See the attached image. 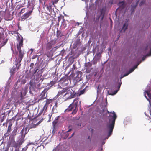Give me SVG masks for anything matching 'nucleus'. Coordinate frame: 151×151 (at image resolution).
Returning a JSON list of instances; mask_svg holds the SVG:
<instances>
[{
	"label": "nucleus",
	"mask_w": 151,
	"mask_h": 151,
	"mask_svg": "<svg viewBox=\"0 0 151 151\" xmlns=\"http://www.w3.org/2000/svg\"><path fill=\"white\" fill-rule=\"evenodd\" d=\"M21 134V135L20 136L19 138L18 141L22 144L25 141L24 138L25 136L23 134Z\"/></svg>",
	"instance_id": "obj_16"
},
{
	"label": "nucleus",
	"mask_w": 151,
	"mask_h": 151,
	"mask_svg": "<svg viewBox=\"0 0 151 151\" xmlns=\"http://www.w3.org/2000/svg\"><path fill=\"white\" fill-rule=\"evenodd\" d=\"M57 104H58L56 102V103H55V105L54 106H56L57 107Z\"/></svg>",
	"instance_id": "obj_50"
},
{
	"label": "nucleus",
	"mask_w": 151,
	"mask_h": 151,
	"mask_svg": "<svg viewBox=\"0 0 151 151\" xmlns=\"http://www.w3.org/2000/svg\"><path fill=\"white\" fill-rule=\"evenodd\" d=\"M81 125V123H77L75 125V127L76 129H78L79 128V127H80Z\"/></svg>",
	"instance_id": "obj_27"
},
{
	"label": "nucleus",
	"mask_w": 151,
	"mask_h": 151,
	"mask_svg": "<svg viewBox=\"0 0 151 151\" xmlns=\"http://www.w3.org/2000/svg\"><path fill=\"white\" fill-rule=\"evenodd\" d=\"M1 18H0V22H1Z\"/></svg>",
	"instance_id": "obj_60"
},
{
	"label": "nucleus",
	"mask_w": 151,
	"mask_h": 151,
	"mask_svg": "<svg viewBox=\"0 0 151 151\" xmlns=\"http://www.w3.org/2000/svg\"><path fill=\"white\" fill-rule=\"evenodd\" d=\"M128 75V74L127 73L124 74L123 75H121L120 77V79H122V78H123L124 77H125L126 76H127Z\"/></svg>",
	"instance_id": "obj_32"
},
{
	"label": "nucleus",
	"mask_w": 151,
	"mask_h": 151,
	"mask_svg": "<svg viewBox=\"0 0 151 151\" xmlns=\"http://www.w3.org/2000/svg\"><path fill=\"white\" fill-rule=\"evenodd\" d=\"M75 41L72 42V43H73V45L72 46L73 48L74 49H75L77 47L78 45L80 43V40L78 39V37H76V39H75Z\"/></svg>",
	"instance_id": "obj_11"
},
{
	"label": "nucleus",
	"mask_w": 151,
	"mask_h": 151,
	"mask_svg": "<svg viewBox=\"0 0 151 151\" xmlns=\"http://www.w3.org/2000/svg\"><path fill=\"white\" fill-rule=\"evenodd\" d=\"M4 121V119H2L1 121V122H2Z\"/></svg>",
	"instance_id": "obj_54"
},
{
	"label": "nucleus",
	"mask_w": 151,
	"mask_h": 151,
	"mask_svg": "<svg viewBox=\"0 0 151 151\" xmlns=\"http://www.w3.org/2000/svg\"><path fill=\"white\" fill-rule=\"evenodd\" d=\"M5 124H5V123H4L3 124V126H5Z\"/></svg>",
	"instance_id": "obj_53"
},
{
	"label": "nucleus",
	"mask_w": 151,
	"mask_h": 151,
	"mask_svg": "<svg viewBox=\"0 0 151 151\" xmlns=\"http://www.w3.org/2000/svg\"><path fill=\"white\" fill-rule=\"evenodd\" d=\"M29 129H28L27 127L23 128L20 132V134H23L25 136V135L27 134L28 132Z\"/></svg>",
	"instance_id": "obj_17"
},
{
	"label": "nucleus",
	"mask_w": 151,
	"mask_h": 151,
	"mask_svg": "<svg viewBox=\"0 0 151 151\" xmlns=\"http://www.w3.org/2000/svg\"><path fill=\"white\" fill-rule=\"evenodd\" d=\"M2 40L0 38V45H1V42H2Z\"/></svg>",
	"instance_id": "obj_51"
},
{
	"label": "nucleus",
	"mask_w": 151,
	"mask_h": 151,
	"mask_svg": "<svg viewBox=\"0 0 151 151\" xmlns=\"http://www.w3.org/2000/svg\"><path fill=\"white\" fill-rule=\"evenodd\" d=\"M21 145L22 144L18 141H17V142L14 141L12 145V147L16 148L15 151H19V149ZM27 149V148H23L22 149V151H26Z\"/></svg>",
	"instance_id": "obj_8"
},
{
	"label": "nucleus",
	"mask_w": 151,
	"mask_h": 151,
	"mask_svg": "<svg viewBox=\"0 0 151 151\" xmlns=\"http://www.w3.org/2000/svg\"><path fill=\"white\" fill-rule=\"evenodd\" d=\"M121 84V83H118V85L117 86V90H116L115 91H114L113 92H111L110 93V92L109 91H108L109 93V95H114L115 94H116L117 92H118V91L119 90L120 88V86Z\"/></svg>",
	"instance_id": "obj_12"
},
{
	"label": "nucleus",
	"mask_w": 151,
	"mask_h": 151,
	"mask_svg": "<svg viewBox=\"0 0 151 151\" xmlns=\"http://www.w3.org/2000/svg\"><path fill=\"white\" fill-rule=\"evenodd\" d=\"M92 64L91 63H88V64L87 65L86 63V66H88L89 67H91L92 65Z\"/></svg>",
	"instance_id": "obj_34"
},
{
	"label": "nucleus",
	"mask_w": 151,
	"mask_h": 151,
	"mask_svg": "<svg viewBox=\"0 0 151 151\" xmlns=\"http://www.w3.org/2000/svg\"><path fill=\"white\" fill-rule=\"evenodd\" d=\"M82 30L81 29H80L79 32V34H81L82 33Z\"/></svg>",
	"instance_id": "obj_45"
},
{
	"label": "nucleus",
	"mask_w": 151,
	"mask_h": 151,
	"mask_svg": "<svg viewBox=\"0 0 151 151\" xmlns=\"http://www.w3.org/2000/svg\"><path fill=\"white\" fill-rule=\"evenodd\" d=\"M65 50H62V51H61V53L63 54V53H64V52H65Z\"/></svg>",
	"instance_id": "obj_46"
},
{
	"label": "nucleus",
	"mask_w": 151,
	"mask_h": 151,
	"mask_svg": "<svg viewBox=\"0 0 151 151\" xmlns=\"http://www.w3.org/2000/svg\"><path fill=\"white\" fill-rule=\"evenodd\" d=\"M5 151H8V149H6V150Z\"/></svg>",
	"instance_id": "obj_57"
},
{
	"label": "nucleus",
	"mask_w": 151,
	"mask_h": 151,
	"mask_svg": "<svg viewBox=\"0 0 151 151\" xmlns=\"http://www.w3.org/2000/svg\"><path fill=\"white\" fill-rule=\"evenodd\" d=\"M47 107V105L46 104L43 107V109H46Z\"/></svg>",
	"instance_id": "obj_43"
},
{
	"label": "nucleus",
	"mask_w": 151,
	"mask_h": 151,
	"mask_svg": "<svg viewBox=\"0 0 151 151\" xmlns=\"http://www.w3.org/2000/svg\"><path fill=\"white\" fill-rule=\"evenodd\" d=\"M9 87V84H7L6 86L5 87V90H6L7 89H8V87Z\"/></svg>",
	"instance_id": "obj_39"
},
{
	"label": "nucleus",
	"mask_w": 151,
	"mask_h": 151,
	"mask_svg": "<svg viewBox=\"0 0 151 151\" xmlns=\"http://www.w3.org/2000/svg\"><path fill=\"white\" fill-rule=\"evenodd\" d=\"M55 83H56V82H55V81H51L50 83V84L51 85L50 86V87H51L52 86H53L54 85V84Z\"/></svg>",
	"instance_id": "obj_31"
},
{
	"label": "nucleus",
	"mask_w": 151,
	"mask_h": 151,
	"mask_svg": "<svg viewBox=\"0 0 151 151\" xmlns=\"http://www.w3.org/2000/svg\"><path fill=\"white\" fill-rule=\"evenodd\" d=\"M110 113L113 114V115L112 116L113 119L111 122V123L110 124H109L107 126V128L109 130V134H108V137L110 136L112 132L114 126L115 120L117 118V116L114 111H113V112L112 113L110 112Z\"/></svg>",
	"instance_id": "obj_4"
},
{
	"label": "nucleus",
	"mask_w": 151,
	"mask_h": 151,
	"mask_svg": "<svg viewBox=\"0 0 151 151\" xmlns=\"http://www.w3.org/2000/svg\"><path fill=\"white\" fill-rule=\"evenodd\" d=\"M54 42L53 41H51L47 43L46 45V48L48 50H52L53 49H56L57 47H54Z\"/></svg>",
	"instance_id": "obj_9"
},
{
	"label": "nucleus",
	"mask_w": 151,
	"mask_h": 151,
	"mask_svg": "<svg viewBox=\"0 0 151 151\" xmlns=\"http://www.w3.org/2000/svg\"><path fill=\"white\" fill-rule=\"evenodd\" d=\"M118 5L120 8L122 9H123L125 6L124 1H122L120 2L118 4Z\"/></svg>",
	"instance_id": "obj_19"
},
{
	"label": "nucleus",
	"mask_w": 151,
	"mask_h": 151,
	"mask_svg": "<svg viewBox=\"0 0 151 151\" xmlns=\"http://www.w3.org/2000/svg\"><path fill=\"white\" fill-rule=\"evenodd\" d=\"M82 37H83L84 36V34L83 33H82Z\"/></svg>",
	"instance_id": "obj_52"
},
{
	"label": "nucleus",
	"mask_w": 151,
	"mask_h": 151,
	"mask_svg": "<svg viewBox=\"0 0 151 151\" xmlns=\"http://www.w3.org/2000/svg\"><path fill=\"white\" fill-rule=\"evenodd\" d=\"M22 10H21V12H22Z\"/></svg>",
	"instance_id": "obj_63"
},
{
	"label": "nucleus",
	"mask_w": 151,
	"mask_h": 151,
	"mask_svg": "<svg viewBox=\"0 0 151 151\" xmlns=\"http://www.w3.org/2000/svg\"><path fill=\"white\" fill-rule=\"evenodd\" d=\"M32 144V143H29L27 145V146L25 148H27L28 147H27V146H29V145H31Z\"/></svg>",
	"instance_id": "obj_44"
},
{
	"label": "nucleus",
	"mask_w": 151,
	"mask_h": 151,
	"mask_svg": "<svg viewBox=\"0 0 151 151\" xmlns=\"http://www.w3.org/2000/svg\"><path fill=\"white\" fill-rule=\"evenodd\" d=\"M97 63V62L96 61H93V62L92 63H91L93 64V65H95Z\"/></svg>",
	"instance_id": "obj_41"
},
{
	"label": "nucleus",
	"mask_w": 151,
	"mask_h": 151,
	"mask_svg": "<svg viewBox=\"0 0 151 151\" xmlns=\"http://www.w3.org/2000/svg\"><path fill=\"white\" fill-rule=\"evenodd\" d=\"M136 6H135L134 7V8H135L136 7Z\"/></svg>",
	"instance_id": "obj_59"
},
{
	"label": "nucleus",
	"mask_w": 151,
	"mask_h": 151,
	"mask_svg": "<svg viewBox=\"0 0 151 151\" xmlns=\"http://www.w3.org/2000/svg\"><path fill=\"white\" fill-rule=\"evenodd\" d=\"M29 84L30 86L29 88V92L32 96L33 94V91H34L35 88L38 89L40 87V84L39 83H35L34 81L30 80Z\"/></svg>",
	"instance_id": "obj_5"
},
{
	"label": "nucleus",
	"mask_w": 151,
	"mask_h": 151,
	"mask_svg": "<svg viewBox=\"0 0 151 151\" xmlns=\"http://www.w3.org/2000/svg\"><path fill=\"white\" fill-rule=\"evenodd\" d=\"M145 58H146L145 56H143V57L142 58V61H144V60H145Z\"/></svg>",
	"instance_id": "obj_42"
},
{
	"label": "nucleus",
	"mask_w": 151,
	"mask_h": 151,
	"mask_svg": "<svg viewBox=\"0 0 151 151\" xmlns=\"http://www.w3.org/2000/svg\"><path fill=\"white\" fill-rule=\"evenodd\" d=\"M73 68H76L75 65H73Z\"/></svg>",
	"instance_id": "obj_55"
},
{
	"label": "nucleus",
	"mask_w": 151,
	"mask_h": 151,
	"mask_svg": "<svg viewBox=\"0 0 151 151\" xmlns=\"http://www.w3.org/2000/svg\"><path fill=\"white\" fill-rule=\"evenodd\" d=\"M79 101V99L78 98L75 99L73 100V103L70 105L68 108L65 111V112H71V114H75L77 111L78 106L81 104V101Z\"/></svg>",
	"instance_id": "obj_3"
},
{
	"label": "nucleus",
	"mask_w": 151,
	"mask_h": 151,
	"mask_svg": "<svg viewBox=\"0 0 151 151\" xmlns=\"http://www.w3.org/2000/svg\"><path fill=\"white\" fill-rule=\"evenodd\" d=\"M11 130V127H10L9 126L8 127V128L7 130V132L8 133L10 132Z\"/></svg>",
	"instance_id": "obj_35"
},
{
	"label": "nucleus",
	"mask_w": 151,
	"mask_h": 151,
	"mask_svg": "<svg viewBox=\"0 0 151 151\" xmlns=\"http://www.w3.org/2000/svg\"><path fill=\"white\" fill-rule=\"evenodd\" d=\"M74 133H73L72 134L71 136L70 137V138L71 137L74 135Z\"/></svg>",
	"instance_id": "obj_47"
},
{
	"label": "nucleus",
	"mask_w": 151,
	"mask_h": 151,
	"mask_svg": "<svg viewBox=\"0 0 151 151\" xmlns=\"http://www.w3.org/2000/svg\"><path fill=\"white\" fill-rule=\"evenodd\" d=\"M59 0H54L52 1V4L54 5V4H56L57 3L58 1Z\"/></svg>",
	"instance_id": "obj_33"
},
{
	"label": "nucleus",
	"mask_w": 151,
	"mask_h": 151,
	"mask_svg": "<svg viewBox=\"0 0 151 151\" xmlns=\"http://www.w3.org/2000/svg\"><path fill=\"white\" fill-rule=\"evenodd\" d=\"M84 139H83L82 140L81 139V140L79 141V143L80 145L81 146H82L83 145H84Z\"/></svg>",
	"instance_id": "obj_26"
},
{
	"label": "nucleus",
	"mask_w": 151,
	"mask_h": 151,
	"mask_svg": "<svg viewBox=\"0 0 151 151\" xmlns=\"http://www.w3.org/2000/svg\"><path fill=\"white\" fill-rule=\"evenodd\" d=\"M56 131V129H55V127H53V131H52V133L53 134H54Z\"/></svg>",
	"instance_id": "obj_38"
},
{
	"label": "nucleus",
	"mask_w": 151,
	"mask_h": 151,
	"mask_svg": "<svg viewBox=\"0 0 151 151\" xmlns=\"http://www.w3.org/2000/svg\"><path fill=\"white\" fill-rule=\"evenodd\" d=\"M90 136H89V137H88V139L90 138Z\"/></svg>",
	"instance_id": "obj_61"
},
{
	"label": "nucleus",
	"mask_w": 151,
	"mask_h": 151,
	"mask_svg": "<svg viewBox=\"0 0 151 151\" xmlns=\"http://www.w3.org/2000/svg\"><path fill=\"white\" fill-rule=\"evenodd\" d=\"M66 91V89H63L58 92V93L57 95L56 96L57 97H58L60 96L59 97L60 98L62 97V95H63Z\"/></svg>",
	"instance_id": "obj_14"
},
{
	"label": "nucleus",
	"mask_w": 151,
	"mask_h": 151,
	"mask_svg": "<svg viewBox=\"0 0 151 151\" xmlns=\"http://www.w3.org/2000/svg\"><path fill=\"white\" fill-rule=\"evenodd\" d=\"M145 93H146L147 95L148 96V97H149V98L151 99V93H150V91H149L148 90H146L145 91V92L144 93V95L145 97L147 99V96L146 95Z\"/></svg>",
	"instance_id": "obj_21"
},
{
	"label": "nucleus",
	"mask_w": 151,
	"mask_h": 151,
	"mask_svg": "<svg viewBox=\"0 0 151 151\" xmlns=\"http://www.w3.org/2000/svg\"><path fill=\"white\" fill-rule=\"evenodd\" d=\"M27 93V89L25 88L24 89H23L21 92V97L20 99H22L23 98V97L25 96Z\"/></svg>",
	"instance_id": "obj_18"
},
{
	"label": "nucleus",
	"mask_w": 151,
	"mask_h": 151,
	"mask_svg": "<svg viewBox=\"0 0 151 151\" xmlns=\"http://www.w3.org/2000/svg\"><path fill=\"white\" fill-rule=\"evenodd\" d=\"M128 21L125 22L124 24L123 25L121 29L120 30V32H124L127 29L128 27V24L127 23Z\"/></svg>",
	"instance_id": "obj_13"
},
{
	"label": "nucleus",
	"mask_w": 151,
	"mask_h": 151,
	"mask_svg": "<svg viewBox=\"0 0 151 151\" xmlns=\"http://www.w3.org/2000/svg\"><path fill=\"white\" fill-rule=\"evenodd\" d=\"M82 72L79 71L76 72L73 76V80L76 82L80 81L81 80Z\"/></svg>",
	"instance_id": "obj_7"
},
{
	"label": "nucleus",
	"mask_w": 151,
	"mask_h": 151,
	"mask_svg": "<svg viewBox=\"0 0 151 151\" xmlns=\"http://www.w3.org/2000/svg\"><path fill=\"white\" fill-rule=\"evenodd\" d=\"M17 128H15L12 132V135L13 136H14L16 135L17 132Z\"/></svg>",
	"instance_id": "obj_23"
},
{
	"label": "nucleus",
	"mask_w": 151,
	"mask_h": 151,
	"mask_svg": "<svg viewBox=\"0 0 151 151\" xmlns=\"http://www.w3.org/2000/svg\"><path fill=\"white\" fill-rule=\"evenodd\" d=\"M34 65V64L33 63H31L30 65V67L31 68V69H32Z\"/></svg>",
	"instance_id": "obj_37"
},
{
	"label": "nucleus",
	"mask_w": 151,
	"mask_h": 151,
	"mask_svg": "<svg viewBox=\"0 0 151 151\" xmlns=\"http://www.w3.org/2000/svg\"><path fill=\"white\" fill-rule=\"evenodd\" d=\"M147 55L148 56H151V49H150V52L149 53V54H147Z\"/></svg>",
	"instance_id": "obj_40"
},
{
	"label": "nucleus",
	"mask_w": 151,
	"mask_h": 151,
	"mask_svg": "<svg viewBox=\"0 0 151 151\" xmlns=\"http://www.w3.org/2000/svg\"><path fill=\"white\" fill-rule=\"evenodd\" d=\"M58 122V120L57 119H55V120L53 122L52 124L53 125V127H55V125L57 124Z\"/></svg>",
	"instance_id": "obj_29"
},
{
	"label": "nucleus",
	"mask_w": 151,
	"mask_h": 151,
	"mask_svg": "<svg viewBox=\"0 0 151 151\" xmlns=\"http://www.w3.org/2000/svg\"><path fill=\"white\" fill-rule=\"evenodd\" d=\"M42 146H43V147L44 148V146H43V145H42Z\"/></svg>",
	"instance_id": "obj_62"
},
{
	"label": "nucleus",
	"mask_w": 151,
	"mask_h": 151,
	"mask_svg": "<svg viewBox=\"0 0 151 151\" xmlns=\"http://www.w3.org/2000/svg\"><path fill=\"white\" fill-rule=\"evenodd\" d=\"M12 126V124H11L10 123L9 124V126H9L10 127H11V126Z\"/></svg>",
	"instance_id": "obj_48"
},
{
	"label": "nucleus",
	"mask_w": 151,
	"mask_h": 151,
	"mask_svg": "<svg viewBox=\"0 0 151 151\" xmlns=\"http://www.w3.org/2000/svg\"><path fill=\"white\" fill-rule=\"evenodd\" d=\"M71 130V129H70L67 131V133H66V136H67V137H68L69 135V134L68 133L69 132H70Z\"/></svg>",
	"instance_id": "obj_36"
},
{
	"label": "nucleus",
	"mask_w": 151,
	"mask_h": 151,
	"mask_svg": "<svg viewBox=\"0 0 151 151\" xmlns=\"http://www.w3.org/2000/svg\"><path fill=\"white\" fill-rule=\"evenodd\" d=\"M111 121V120H109V122H110Z\"/></svg>",
	"instance_id": "obj_64"
},
{
	"label": "nucleus",
	"mask_w": 151,
	"mask_h": 151,
	"mask_svg": "<svg viewBox=\"0 0 151 151\" xmlns=\"http://www.w3.org/2000/svg\"><path fill=\"white\" fill-rule=\"evenodd\" d=\"M7 40H6L5 41H3L1 43V45H0V47H1L2 46L4 45L7 43Z\"/></svg>",
	"instance_id": "obj_25"
},
{
	"label": "nucleus",
	"mask_w": 151,
	"mask_h": 151,
	"mask_svg": "<svg viewBox=\"0 0 151 151\" xmlns=\"http://www.w3.org/2000/svg\"><path fill=\"white\" fill-rule=\"evenodd\" d=\"M139 63L137 65L134 67L132 68H131L129 70V72L127 73L128 75L130 73H131V72H132L133 71H134V70L136 69V68H137V66L139 65Z\"/></svg>",
	"instance_id": "obj_20"
},
{
	"label": "nucleus",
	"mask_w": 151,
	"mask_h": 151,
	"mask_svg": "<svg viewBox=\"0 0 151 151\" xmlns=\"http://www.w3.org/2000/svg\"><path fill=\"white\" fill-rule=\"evenodd\" d=\"M30 50L32 51V52H33V49H31Z\"/></svg>",
	"instance_id": "obj_56"
},
{
	"label": "nucleus",
	"mask_w": 151,
	"mask_h": 151,
	"mask_svg": "<svg viewBox=\"0 0 151 151\" xmlns=\"http://www.w3.org/2000/svg\"><path fill=\"white\" fill-rule=\"evenodd\" d=\"M105 10H104V8H103L101 11V16H102L101 19H103L104 15Z\"/></svg>",
	"instance_id": "obj_24"
},
{
	"label": "nucleus",
	"mask_w": 151,
	"mask_h": 151,
	"mask_svg": "<svg viewBox=\"0 0 151 151\" xmlns=\"http://www.w3.org/2000/svg\"><path fill=\"white\" fill-rule=\"evenodd\" d=\"M0 29H3V28L1 27L0 26Z\"/></svg>",
	"instance_id": "obj_58"
},
{
	"label": "nucleus",
	"mask_w": 151,
	"mask_h": 151,
	"mask_svg": "<svg viewBox=\"0 0 151 151\" xmlns=\"http://www.w3.org/2000/svg\"><path fill=\"white\" fill-rule=\"evenodd\" d=\"M66 92V93L64 94V96L68 95V98L69 99L74 97L77 93L74 88H70Z\"/></svg>",
	"instance_id": "obj_6"
},
{
	"label": "nucleus",
	"mask_w": 151,
	"mask_h": 151,
	"mask_svg": "<svg viewBox=\"0 0 151 151\" xmlns=\"http://www.w3.org/2000/svg\"><path fill=\"white\" fill-rule=\"evenodd\" d=\"M46 91L45 90H44L41 93V95H40L39 97L40 99L39 100H41L46 98L47 96V95H46Z\"/></svg>",
	"instance_id": "obj_15"
},
{
	"label": "nucleus",
	"mask_w": 151,
	"mask_h": 151,
	"mask_svg": "<svg viewBox=\"0 0 151 151\" xmlns=\"http://www.w3.org/2000/svg\"><path fill=\"white\" fill-rule=\"evenodd\" d=\"M59 147L58 146L56 148L53 149L52 151H59Z\"/></svg>",
	"instance_id": "obj_30"
},
{
	"label": "nucleus",
	"mask_w": 151,
	"mask_h": 151,
	"mask_svg": "<svg viewBox=\"0 0 151 151\" xmlns=\"http://www.w3.org/2000/svg\"><path fill=\"white\" fill-rule=\"evenodd\" d=\"M143 2H142V1L140 3V5H142V4H143Z\"/></svg>",
	"instance_id": "obj_49"
},
{
	"label": "nucleus",
	"mask_w": 151,
	"mask_h": 151,
	"mask_svg": "<svg viewBox=\"0 0 151 151\" xmlns=\"http://www.w3.org/2000/svg\"><path fill=\"white\" fill-rule=\"evenodd\" d=\"M38 70V68H35L33 72V74L30 73L28 74V76L31 79V80L34 81L35 83H38L41 80L42 71L41 70H39L37 73Z\"/></svg>",
	"instance_id": "obj_2"
},
{
	"label": "nucleus",
	"mask_w": 151,
	"mask_h": 151,
	"mask_svg": "<svg viewBox=\"0 0 151 151\" xmlns=\"http://www.w3.org/2000/svg\"><path fill=\"white\" fill-rule=\"evenodd\" d=\"M32 10L33 8L31 10L29 11L28 12H26L21 17V20L22 21H24L25 19L28 18L32 13Z\"/></svg>",
	"instance_id": "obj_10"
},
{
	"label": "nucleus",
	"mask_w": 151,
	"mask_h": 151,
	"mask_svg": "<svg viewBox=\"0 0 151 151\" xmlns=\"http://www.w3.org/2000/svg\"><path fill=\"white\" fill-rule=\"evenodd\" d=\"M57 106H54L52 109V111L53 113H56L57 112L56 109Z\"/></svg>",
	"instance_id": "obj_28"
},
{
	"label": "nucleus",
	"mask_w": 151,
	"mask_h": 151,
	"mask_svg": "<svg viewBox=\"0 0 151 151\" xmlns=\"http://www.w3.org/2000/svg\"><path fill=\"white\" fill-rule=\"evenodd\" d=\"M19 43L18 44H17V50L19 51V55L18 59L16 60L15 65L16 67L14 66L12 69L10 70V72L12 74H13L15 71H17L19 68V67L20 65V63L21 62L22 59L23 57V55L24 54V52L22 51L21 47L23 46V39L22 37L21 38H19Z\"/></svg>",
	"instance_id": "obj_1"
},
{
	"label": "nucleus",
	"mask_w": 151,
	"mask_h": 151,
	"mask_svg": "<svg viewBox=\"0 0 151 151\" xmlns=\"http://www.w3.org/2000/svg\"><path fill=\"white\" fill-rule=\"evenodd\" d=\"M85 92V88H84L83 90L80 89L78 90V95L80 96V95H82Z\"/></svg>",
	"instance_id": "obj_22"
}]
</instances>
